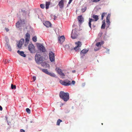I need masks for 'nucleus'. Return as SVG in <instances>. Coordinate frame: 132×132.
Segmentation results:
<instances>
[{
    "mask_svg": "<svg viewBox=\"0 0 132 132\" xmlns=\"http://www.w3.org/2000/svg\"><path fill=\"white\" fill-rule=\"evenodd\" d=\"M44 24L45 26L47 27H51V23L48 21L45 22Z\"/></svg>",
    "mask_w": 132,
    "mask_h": 132,
    "instance_id": "obj_16",
    "label": "nucleus"
},
{
    "mask_svg": "<svg viewBox=\"0 0 132 132\" xmlns=\"http://www.w3.org/2000/svg\"><path fill=\"white\" fill-rule=\"evenodd\" d=\"M75 44L77 45V46L79 47H80L82 45L81 42L80 41H78L77 42L75 43Z\"/></svg>",
    "mask_w": 132,
    "mask_h": 132,
    "instance_id": "obj_23",
    "label": "nucleus"
},
{
    "mask_svg": "<svg viewBox=\"0 0 132 132\" xmlns=\"http://www.w3.org/2000/svg\"><path fill=\"white\" fill-rule=\"evenodd\" d=\"M37 46L38 49L40 51L43 52H45L46 51L45 48L42 44H38L37 45Z\"/></svg>",
    "mask_w": 132,
    "mask_h": 132,
    "instance_id": "obj_6",
    "label": "nucleus"
},
{
    "mask_svg": "<svg viewBox=\"0 0 132 132\" xmlns=\"http://www.w3.org/2000/svg\"><path fill=\"white\" fill-rule=\"evenodd\" d=\"M75 83V82L74 80H73L71 82V84L73 85H74Z\"/></svg>",
    "mask_w": 132,
    "mask_h": 132,
    "instance_id": "obj_39",
    "label": "nucleus"
},
{
    "mask_svg": "<svg viewBox=\"0 0 132 132\" xmlns=\"http://www.w3.org/2000/svg\"><path fill=\"white\" fill-rule=\"evenodd\" d=\"M3 110V108L0 105V110L2 111Z\"/></svg>",
    "mask_w": 132,
    "mask_h": 132,
    "instance_id": "obj_44",
    "label": "nucleus"
},
{
    "mask_svg": "<svg viewBox=\"0 0 132 132\" xmlns=\"http://www.w3.org/2000/svg\"><path fill=\"white\" fill-rule=\"evenodd\" d=\"M33 81H34L36 79V77L35 76H34L33 77Z\"/></svg>",
    "mask_w": 132,
    "mask_h": 132,
    "instance_id": "obj_41",
    "label": "nucleus"
},
{
    "mask_svg": "<svg viewBox=\"0 0 132 132\" xmlns=\"http://www.w3.org/2000/svg\"><path fill=\"white\" fill-rule=\"evenodd\" d=\"M57 72L59 74L61 73V72H62V71L61 70V69H60L59 68H58V69H57Z\"/></svg>",
    "mask_w": 132,
    "mask_h": 132,
    "instance_id": "obj_34",
    "label": "nucleus"
},
{
    "mask_svg": "<svg viewBox=\"0 0 132 132\" xmlns=\"http://www.w3.org/2000/svg\"><path fill=\"white\" fill-rule=\"evenodd\" d=\"M76 72V71L75 70H74L72 71V72L73 73H74Z\"/></svg>",
    "mask_w": 132,
    "mask_h": 132,
    "instance_id": "obj_45",
    "label": "nucleus"
},
{
    "mask_svg": "<svg viewBox=\"0 0 132 132\" xmlns=\"http://www.w3.org/2000/svg\"><path fill=\"white\" fill-rule=\"evenodd\" d=\"M49 56L50 61L51 62H53L55 61L54 54L52 52H50L49 54Z\"/></svg>",
    "mask_w": 132,
    "mask_h": 132,
    "instance_id": "obj_8",
    "label": "nucleus"
},
{
    "mask_svg": "<svg viewBox=\"0 0 132 132\" xmlns=\"http://www.w3.org/2000/svg\"><path fill=\"white\" fill-rule=\"evenodd\" d=\"M5 46L6 48L9 51H11L12 50V49L10 45L8 43H6L5 45Z\"/></svg>",
    "mask_w": 132,
    "mask_h": 132,
    "instance_id": "obj_18",
    "label": "nucleus"
},
{
    "mask_svg": "<svg viewBox=\"0 0 132 132\" xmlns=\"http://www.w3.org/2000/svg\"><path fill=\"white\" fill-rule=\"evenodd\" d=\"M74 50H75V51H79V50L80 51V50L79 48V47L77 46L74 48Z\"/></svg>",
    "mask_w": 132,
    "mask_h": 132,
    "instance_id": "obj_27",
    "label": "nucleus"
},
{
    "mask_svg": "<svg viewBox=\"0 0 132 132\" xmlns=\"http://www.w3.org/2000/svg\"><path fill=\"white\" fill-rule=\"evenodd\" d=\"M24 42V39H21L19 41V43L17 45V47L19 48H21L22 45L23 44Z\"/></svg>",
    "mask_w": 132,
    "mask_h": 132,
    "instance_id": "obj_12",
    "label": "nucleus"
},
{
    "mask_svg": "<svg viewBox=\"0 0 132 132\" xmlns=\"http://www.w3.org/2000/svg\"><path fill=\"white\" fill-rule=\"evenodd\" d=\"M4 62L5 64L6 63V61H4Z\"/></svg>",
    "mask_w": 132,
    "mask_h": 132,
    "instance_id": "obj_47",
    "label": "nucleus"
},
{
    "mask_svg": "<svg viewBox=\"0 0 132 132\" xmlns=\"http://www.w3.org/2000/svg\"><path fill=\"white\" fill-rule=\"evenodd\" d=\"M36 62L38 64H41L44 61L45 58L39 54H37L35 56Z\"/></svg>",
    "mask_w": 132,
    "mask_h": 132,
    "instance_id": "obj_2",
    "label": "nucleus"
},
{
    "mask_svg": "<svg viewBox=\"0 0 132 132\" xmlns=\"http://www.w3.org/2000/svg\"><path fill=\"white\" fill-rule=\"evenodd\" d=\"M59 82L62 85L66 86L70 85L71 84L70 81L68 80H67L65 81H63L61 80H60Z\"/></svg>",
    "mask_w": 132,
    "mask_h": 132,
    "instance_id": "obj_4",
    "label": "nucleus"
},
{
    "mask_svg": "<svg viewBox=\"0 0 132 132\" xmlns=\"http://www.w3.org/2000/svg\"><path fill=\"white\" fill-rule=\"evenodd\" d=\"M42 65L43 66H44V65H45L46 67H48L49 66L48 64H47L45 62H44L42 64Z\"/></svg>",
    "mask_w": 132,
    "mask_h": 132,
    "instance_id": "obj_30",
    "label": "nucleus"
},
{
    "mask_svg": "<svg viewBox=\"0 0 132 132\" xmlns=\"http://www.w3.org/2000/svg\"><path fill=\"white\" fill-rule=\"evenodd\" d=\"M17 52L21 56L24 57H25L26 56V55L24 54V52L23 51L18 50Z\"/></svg>",
    "mask_w": 132,
    "mask_h": 132,
    "instance_id": "obj_17",
    "label": "nucleus"
},
{
    "mask_svg": "<svg viewBox=\"0 0 132 132\" xmlns=\"http://www.w3.org/2000/svg\"><path fill=\"white\" fill-rule=\"evenodd\" d=\"M93 27H95V26L94 25H93Z\"/></svg>",
    "mask_w": 132,
    "mask_h": 132,
    "instance_id": "obj_48",
    "label": "nucleus"
},
{
    "mask_svg": "<svg viewBox=\"0 0 132 132\" xmlns=\"http://www.w3.org/2000/svg\"><path fill=\"white\" fill-rule=\"evenodd\" d=\"M88 51L86 49H84L81 51V52L83 54H85L88 52Z\"/></svg>",
    "mask_w": 132,
    "mask_h": 132,
    "instance_id": "obj_24",
    "label": "nucleus"
},
{
    "mask_svg": "<svg viewBox=\"0 0 132 132\" xmlns=\"http://www.w3.org/2000/svg\"><path fill=\"white\" fill-rule=\"evenodd\" d=\"M102 25L101 28L102 29H104L105 28V20H104L102 22Z\"/></svg>",
    "mask_w": 132,
    "mask_h": 132,
    "instance_id": "obj_21",
    "label": "nucleus"
},
{
    "mask_svg": "<svg viewBox=\"0 0 132 132\" xmlns=\"http://www.w3.org/2000/svg\"><path fill=\"white\" fill-rule=\"evenodd\" d=\"M9 61H10V60H9V61H8V62H9Z\"/></svg>",
    "mask_w": 132,
    "mask_h": 132,
    "instance_id": "obj_49",
    "label": "nucleus"
},
{
    "mask_svg": "<svg viewBox=\"0 0 132 132\" xmlns=\"http://www.w3.org/2000/svg\"><path fill=\"white\" fill-rule=\"evenodd\" d=\"M30 34L28 33H27L25 36L24 38L25 39V42L24 46H27V45L29 43L30 39Z\"/></svg>",
    "mask_w": 132,
    "mask_h": 132,
    "instance_id": "obj_5",
    "label": "nucleus"
},
{
    "mask_svg": "<svg viewBox=\"0 0 132 132\" xmlns=\"http://www.w3.org/2000/svg\"><path fill=\"white\" fill-rule=\"evenodd\" d=\"M9 61H10V60H9V61H8V62H9Z\"/></svg>",
    "mask_w": 132,
    "mask_h": 132,
    "instance_id": "obj_51",
    "label": "nucleus"
},
{
    "mask_svg": "<svg viewBox=\"0 0 132 132\" xmlns=\"http://www.w3.org/2000/svg\"><path fill=\"white\" fill-rule=\"evenodd\" d=\"M20 132H25V131L23 129H21L20 130Z\"/></svg>",
    "mask_w": 132,
    "mask_h": 132,
    "instance_id": "obj_40",
    "label": "nucleus"
},
{
    "mask_svg": "<svg viewBox=\"0 0 132 132\" xmlns=\"http://www.w3.org/2000/svg\"><path fill=\"white\" fill-rule=\"evenodd\" d=\"M87 8L86 7H85L83 8H82L81 9V12H82L83 13L84 12L87 10Z\"/></svg>",
    "mask_w": 132,
    "mask_h": 132,
    "instance_id": "obj_32",
    "label": "nucleus"
},
{
    "mask_svg": "<svg viewBox=\"0 0 132 132\" xmlns=\"http://www.w3.org/2000/svg\"><path fill=\"white\" fill-rule=\"evenodd\" d=\"M48 75H49L53 77H55V74L54 73H50L49 72Z\"/></svg>",
    "mask_w": 132,
    "mask_h": 132,
    "instance_id": "obj_31",
    "label": "nucleus"
},
{
    "mask_svg": "<svg viewBox=\"0 0 132 132\" xmlns=\"http://www.w3.org/2000/svg\"><path fill=\"white\" fill-rule=\"evenodd\" d=\"M59 96L64 101H67L69 99V94L68 93H65L63 91L60 92Z\"/></svg>",
    "mask_w": 132,
    "mask_h": 132,
    "instance_id": "obj_1",
    "label": "nucleus"
},
{
    "mask_svg": "<svg viewBox=\"0 0 132 132\" xmlns=\"http://www.w3.org/2000/svg\"><path fill=\"white\" fill-rule=\"evenodd\" d=\"M77 32L76 29H74L73 30L72 32L71 37L73 39H75L77 38Z\"/></svg>",
    "mask_w": 132,
    "mask_h": 132,
    "instance_id": "obj_9",
    "label": "nucleus"
},
{
    "mask_svg": "<svg viewBox=\"0 0 132 132\" xmlns=\"http://www.w3.org/2000/svg\"><path fill=\"white\" fill-rule=\"evenodd\" d=\"M107 14L106 13H103L102 14V15L101 16V20H103V19L104 17L105 16V15H106Z\"/></svg>",
    "mask_w": 132,
    "mask_h": 132,
    "instance_id": "obj_26",
    "label": "nucleus"
},
{
    "mask_svg": "<svg viewBox=\"0 0 132 132\" xmlns=\"http://www.w3.org/2000/svg\"><path fill=\"white\" fill-rule=\"evenodd\" d=\"M42 71L43 72L47 74H48L49 73V72L48 71L47 69H43Z\"/></svg>",
    "mask_w": 132,
    "mask_h": 132,
    "instance_id": "obj_28",
    "label": "nucleus"
},
{
    "mask_svg": "<svg viewBox=\"0 0 132 132\" xmlns=\"http://www.w3.org/2000/svg\"><path fill=\"white\" fill-rule=\"evenodd\" d=\"M94 50L95 51H97L98 50H96V49L94 48Z\"/></svg>",
    "mask_w": 132,
    "mask_h": 132,
    "instance_id": "obj_46",
    "label": "nucleus"
},
{
    "mask_svg": "<svg viewBox=\"0 0 132 132\" xmlns=\"http://www.w3.org/2000/svg\"><path fill=\"white\" fill-rule=\"evenodd\" d=\"M32 40L34 42H36L37 41V37L36 36H35L32 38Z\"/></svg>",
    "mask_w": 132,
    "mask_h": 132,
    "instance_id": "obj_29",
    "label": "nucleus"
},
{
    "mask_svg": "<svg viewBox=\"0 0 132 132\" xmlns=\"http://www.w3.org/2000/svg\"><path fill=\"white\" fill-rule=\"evenodd\" d=\"M64 0H61L59 2L58 5L59 6L60 8L61 9H63L64 7Z\"/></svg>",
    "mask_w": 132,
    "mask_h": 132,
    "instance_id": "obj_13",
    "label": "nucleus"
},
{
    "mask_svg": "<svg viewBox=\"0 0 132 132\" xmlns=\"http://www.w3.org/2000/svg\"><path fill=\"white\" fill-rule=\"evenodd\" d=\"M11 87L12 89H15L16 86L15 85H13V84H11Z\"/></svg>",
    "mask_w": 132,
    "mask_h": 132,
    "instance_id": "obj_33",
    "label": "nucleus"
},
{
    "mask_svg": "<svg viewBox=\"0 0 132 132\" xmlns=\"http://www.w3.org/2000/svg\"><path fill=\"white\" fill-rule=\"evenodd\" d=\"M25 23L24 20L22 21L21 20H20L19 21L16 23V26L17 28H19L21 26L22 24H24Z\"/></svg>",
    "mask_w": 132,
    "mask_h": 132,
    "instance_id": "obj_11",
    "label": "nucleus"
},
{
    "mask_svg": "<svg viewBox=\"0 0 132 132\" xmlns=\"http://www.w3.org/2000/svg\"><path fill=\"white\" fill-rule=\"evenodd\" d=\"M9 61H10V60H9V61H8V62H9Z\"/></svg>",
    "mask_w": 132,
    "mask_h": 132,
    "instance_id": "obj_50",
    "label": "nucleus"
},
{
    "mask_svg": "<svg viewBox=\"0 0 132 132\" xmlns=\"http://www.w3.org/2000/svg\"><path fill=\"white\" fill-rule=\"evenodd\" d=\"M102 125H103V123H102Z\"/></svg>",
    "mask_w": 132,
    "mask_h": 132,
    "instance_id": "obj_52",
    "label": "nucleus"
},
{
    "mask_svg": "<svg viewBox=\"0 0 132 132\" xmlns=\"http://www.w3.org/2000/svg\"><path fill=\"white\" fill-rule=\"evenodd\" d=\"M40 7L42 9H44L45 8V6L43 4H40Z\"/></svg>",
    "mask_w": 132,
    "mask_h": 132,
    "instance_id": "obj_36",
    "label": "nucleus"
},
{
    "mask_svg": "<svg viewBox=\"0 0 132 132\" xmlns=\"http://www.w3.org/2000/svg\"><path fill=\"white\" fill-rule=\"evenodd\" d=\"M62 121L60 119H58L56 125H57L59 126L60 125V123Z\"/></svg>",
    "mask_w": 132,
    "mask_h": 132,
    "instance_id": "obj_25",
    "label": "nucleus"
},
{
    "mask_svg": "<svg viewBox=\"0 0 132 132\" xmlns=\"http://www.w3.org/2000/svg\"><path fill=\"white\" fill-rule=\"evenodd\" d=\"M104 43V42L103 41H102L99 42H97L96 43V45L97 47H99L103 44Z\"/></svg>",
    "mask_w": 132,
    "mask_h": 132,
    "instance_id": "obj_20",
    "label": "nucleus"
},
{
    "mask_svg": "<svg viewBox=\"0 0 132 132\" xmlns=\"http://www.w3.org/2000/svg\"><path fill=\"white\" fill-rule=\"evenodd\" d=\"M101 0H93V2L96 3L100 1Z\"/></svg>",
    "mask_w": 132,
    "mask_h": 132,
    "instance_id": "obj_37",
    "label": "nucleus"
},
{
    "mask_svg": "<svg viewBox=\"0 0 132 132\" xmlns=\"http://www.w3.org/2000/svg\"><path fill=\"white\" fill-rule=\"evenodd\" d=\"M111 14H109L106 17V27L107 28H108L110 25V21Z\"/></svg>",
    "mask_w": 132,
    "mask_h": 132,
    "instance_id": "obj_10",
    "label": "nucleus"
},
{
    "mask_svg": "<svg viewBox=\"0 0 132 132\" xmlns=\"http://www.w3.org/2000/svg\"><path fill=\"white\" fill-rule=\"evenodd\" d=\"M26 111L28 113L30 114V110L28 108H27L26 109Z\"/></svg>",
    "mask_w": 132,
    "mask_h": 132,
    "instance_id": "obj_35",
    "label": "nucleus"
},
{
    "mask_svg": "<svg viewBox=\"0 0 132 132\" xmlns=\"http://www.w3.org/2000/svg\"><path fill=\"white\" fill-rule=\"evenodd\" d=\"M78 19L79 23L81 24L82 22L83 21L84 19L82 16L81 15L78 16Z\"/></svg>",
    "mask_w": 132,
    "mask_h": 132,
    "instance_id": "obj_15",
    "label": "nucleus"
},
{
    "mask_svg": "<svg viewBox=\"0 0 132 132\" xmlns=\"http://www.w3.org/2000/svg\"><path fill=\"white\" fill-rule=\"evenodd\" d=\"M92 17V18H93L94 19L89 18V22L88 23L89 26L91 29H92L91 22H93L94 21H97L99 19L98 16L97 15L93 14Z\"/></svg>",
    "mask_w": 132,
    "mask_h": 132,
    "instance_id": "obj_3",
    "label": "nucleus"
},
{
    "mask_svg": "<svg viewBox=\"0 0 132 132\" xmlns=\"http://www.w3.org/2000/svg\"><path fill=\"white\" fill-rule=\"evenodd\" d=\"M59 75L61 76H65L64 74L62 72H61V73H60Z\"/></svg>",
    "mask_w": 132,
    "mask_h": 132,
    "instance_id": "obj_38",
    "label": "nucleus"
},
{
    "mask_svg": "<svg viewBox=\"0 0 132 132\" xmlns=\"http://www.w3.org/2000/svg\"><path fill=\"white\" fill-rule=\"evenodd\" d=\"M28 49L30 53H32L35 51V46L32 44H29L28 46Z\"/></svg>",
    "mask_w": 132,
    "mask_h": 132,
    "instance_id": "obj_7",
    "label": "nucleus"
},
{
    "mask_svg": "<svg viewBox=\"0 0 132 132\" xmlns=\"http://www.w3.org/2000/svg\"><path fill=\"white\" fill-rule=\"evenodd\" d=\"M65 40V38L64 36H62L58 38V40L59 42L60 43H62Z\"/></svg>",
    "mask_w": 132,
    "mask_h": 132,
    "instance_id": "obj_14",
    "label": "nucleus"
},
{
    "mask_svg": "<svg viewBox=\"0 0 132 132\" xmlns=\"http://www.w3.org/2000/svg\"><path fill=\"white\" fill-rule=\"evenodd\" d=\"M72 0H69V1L68 3V4H70L72 2Z\"/></svg>",
    "mask_w": 132,
    "mask_h": 132,
    "instance_id": "obj_42",
    "label": "nucleus"
},
{
    "mask_svg": "<svg viewBox=\"0 0 132 132\" xmlns=\"http://www.w3.org/2000/svg\"><path fill=\"white\" fill-rule=\"evenodd\" d=\"M50 4V2H46V9H48L49 6Z\"/></svg>",
    "mask_w": 132,
    "mask_h": 132,
    "instance_id": "obj_22",
    "label": "nucleus"
},
{
    "mask_svg": "<svg viewBox=\"0 0 132 132\" xmlns=\"http://www.w3.org/2000/svg\"><path fill=\"white\" fill-rule=\"evenodd\" d=\"M21 12L22 13V15H23L24 17L26 18V10L24 9H21Z\"/></svg>",
    "mask_w": 132,
    "mask_h": 132,
    "instance_id": "obj_19",
    "label": "nucleus"
},
{
    "mask_svg": "<svg viewBox=\"0 0 132 132\" xmlns=\"http://www.w3.org/2000/svg\"><path fill=\"white\" fill-rule=\"evenodd\" d=\"M5 29L7 31H9V29L8 28H5Z\"/></svg>",
    "mask_w": 132,
    "mask_h": 132,
    "instance_id": "obj_43",
    "label": "nucleus"
}]
</instances>
